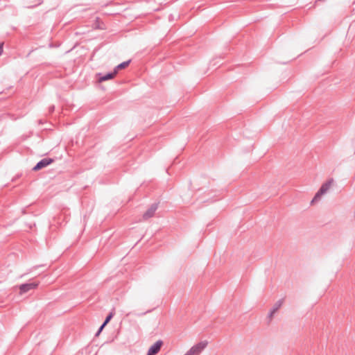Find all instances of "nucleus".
<instances>
[{
    "label": "nucleus",
    "mask_w": 355,
    "mask_h": 355,
    "mask_svg": "<svg viewBox=\"0 0 355 355\" xmlns=\"http://www.w3.org/2000/svg\"><path fill=\"white\" fill-rule=\"evenodd\" d=\"M208 343L207 341H202L193 345L187 352L190 355L199 354L207 347Z\"/></svg>",
    "instance_id": "nucleus-1"
},
{
    "label": "nucleus",
    "mask_w": 355,
    "mask_h": 355,
    "mask_svg": "<svg viewBox=\"0 0 355 355\" xmlns=\"http://www.w3.org/2000/svg\"><path fill=\"white\" fill-rule=\"evenodd\" d=\"M39 285L38 282H32L28 283L22 284L19 286V293L21 295L25 294L28 291L33 290Z\"/></svg>",
    "instance_id": "nucleus-2"
},
{
    "label": "nucleus",
    "mask_w": 355,
    "mask_h": 355,
    "mask_svg": "<svg viewBox=\"0 0 355 355\" xmlns=\"http://www.w3.org/2000/svg\"><path fill=\"white\" fill-rule=\"evenodd\" d=\"M53 162V159L52 158L46 157L40 161H39L35 166L33 168V171H37L39 170H41L43 168H45L50 165L51 163Z\"/></svg>",
    "instance_id": "nucleus-3"
},
{
    "label": "nucleus",
    "mask_w": 355,
    "mask_h": 355,
    "mask_svg": "<svg viewBox=\"0 0 355 355\" xmlns=\"http://www.w3.org/2000/svg\"><path fill=\"white\" fill-rule=\"evenodd\" d=\"M158 208L157 203L152 204L150 207L147 209V211L143 214V218L144 220H147L151 217H153Z\"/></svg>",
    "instance_id": "nucleus-4"
},
{
    "label": "nucleus",
    "mask_w": 355,
    "mask_h": 355,
    "mask_svg": "<svg viewBox=\"0 0 355 355\" xmlns=\"http://www.w3.org/2000/svg\"><path fill=\"white\" fill-rule=\"evenodd\" d=\"M116 71L108 72L106 74L103 75L101 73H98V82L102 83L108 80L112 79L116 76Z\"/></svg>",
    "instance_id": "nucleus-5"
},
{
    "label": "nucleus",
    "mask_w": 355,
    "mask_h": 355,
    "mask_svg": "<svg viewBox=\"0 0 355 355\" xmlns=\"http://www.w3.org/2000/svg\"><path fill=\"white\" fill-rule=\"evenodd\" d=\"M162 345L163 342L161 340H159L149 348L148 352L153 355H155L159 352Z\"/></svg>",
    "instance_id": "nucleus-6"
},
{
    "label": "nucleus",
    "mask_w": 355,
    "mask_h": 355,
    "mask_svg": "<svg viewBox=\"0 0 355 355\" xmlns=\"http://www.w3.org/2000/svg\"><path fill=\"white\" fill-rule=\"evenodd\" d=\"M333 182V180H329L326 182L323 183L322 186L320 187V189L318 190L320 191V193H322L323 195L327 193V191L329 189L331 184Z\"/></svg>",
    "instance_id": "nucleus-7"
},
{
    "label": "nucleus",
    "mask_w": 355,
    "mask_h": 355,
    "mask_svg": "<svg viewBox=\"0 0 355 355\" xmlns=\"http://www.w3.org/2000/svg\"><path fill=\"white\" fill-rule=\"evenodd\" d=\"M130 61L131 60H127V61L120 63L119 64H118L117 66H116L114 67L113 71H116V74H117V73L119 70L125 69L126 67H128L129 65V64L130 63Z\"/></svg>",
    "instance_id": "nucleus-8"
},
{
    "label": "nucleus",
    "mask_w": 355,
    "mask_h": 355,
    "mask_svg": "<svg viewBox=\"0 0 355 355\" xmlns=\"http://www.w3.org/2000/svg\"><path fill=\"white\" fill-rule=\"evenodd\" d=\"M282 304H283V299L279 300L278 301H277L275 302V304L272 306L271 311H272V312L275 313L282 306Z\"/></svg>",
    "instance_id": "nucleus-9"
},
{
    "label": "nucleus",
    "mask_w": 355,
    "mask_h": 355,
    "mask_svg": "<svg viewBox=\"0 0 355 355\" xmlns=\"http://www.w3.org/2000/svg\"><path fill=\"white\" fill-rule=\"evenodd\" d=\"M322 196H323L322 193H320V191H318L317 193L315 194L313 198L312 199L311 202V204H313L314 202H318V200H320Z\"/></svg>",
    "instance_id": "nucleus-10"
},
{
    "label": "nucleus",
    "mask_w": 355,
    "mask_h": 355,
    "mask_svg": "<svg viewBox=\"0 0 355 355\" xmlns=\"http://www.w3.org/2000/svg\"><path fill=\"white\" fill-rule=\"evenodd\" d=\"M94 28L96 29H104V28L101 25L99 17H96V19Z\"/></svg>",
    "instance_id": "nucleus-11"
},
{
    "label": "nucleus",
    "mask_w": 355,
    "mask_h": 355,
    "mask_svg": "<svg viewBox=\"0 0 355 355\" xmlns=\"http://www.w3.org/2000/svg\"><path fill=\"white\" fill-rule=\"evenodd\" d=\"M112 318L113 313L111 312L106 316L104 322L102 324H103L104 325H107V324L111 320Z\"/></svg>",
    "instance_id": "nucleus-12"
},
{
    "label": "nucleus",
    "mask_w": 355,
    "mask_h": 355,
    "mask_svg": "<svg viewBox=\"0 0 355 355\" xmlns=\"http://www.w3.org/2000/svg\"><path fill=\"white\" fill-rule=\"evenodd\" d=\"M105 326H106V325H104L103 324H102L100 326V327L98 328V329L97 332L96 333V335H95V336H98L101 334V332L103 331V329L105 328Z\"/></svg>",
    "instance_id": "nucleus-13"
},
{
    "label": "nucleus",
    "mask_w": 355,
    "mask_h": 355,
    "mask_svg": "<svg viewBox=\"0 0 355 355\" xmlns=\"http://www.w3.org/2000/svg\"><path fill=\"white\" fill-rule=\"evenodd\" d=\"M274 314H275V312H272V311L270 310L268 315V318H269L270 320L272 319Z\"/></svg>",
    "instance_id": "nucleus-14"
},
{
    "label": "nucleus",
    "mask_w": 355,
    "mask_h": 355,
    "mask_svg": "<svg viewBox=\"0 0 355 355\" xmlns=\"http://www.w3.org/2000/svg\"><path fill=\"white\" fill-rule=\"evenodd\" d=\"M3 53V43L0 44V55Z\"/></svg>",
    "instance_id": "nucleus-15"
},
{
    "label": "nucleus",
    "mask_w": 355,
    "mask_h": 355,
    "mask_svg": "<svg viewBox=\"0 0 355 355\" xmlns=\"http://www.w3.org/2000/svg\"><path fill=\"white\" fill-rule=\"evenodd\" d=\"M55 107L53 105L49 107V112H53L54 111Z\"/></svg>",
    "instance_id": "nucleus-16"
},
{
    "label": "nucleus",
    "mask_w": 355,
    "mask_h": 355,
    "mask_svg": "<svg viewBox=\"0 0 355 355\" xmlns=\"http://www.w3.org/2000/svg\"><path fill=\"white\" fill-rule=\"evenodd\" d=\"M171 19H172V15H170L169 16V19L171 20Z\"/></svg>",
    "instance_id": "nucleus-17"
},
{
    "label": "nucleus",
    "mask_w": 355,
    "mask_h": 355,
    "mask_svg": "<svg viewBox=\"0 0 355 355\" xmlns=\"http://www.w3.org/2000/svg\"><path fill=\"white\" fill-rule=\"evenodd\" d=\"M171 19H172V15H170L169 16V19L171 20Z\"/></svg>",
    "instance_id": "nucleus-18"
}]
</instances>
